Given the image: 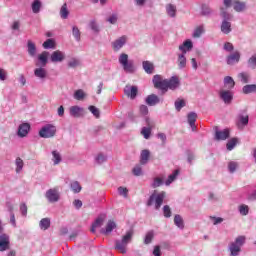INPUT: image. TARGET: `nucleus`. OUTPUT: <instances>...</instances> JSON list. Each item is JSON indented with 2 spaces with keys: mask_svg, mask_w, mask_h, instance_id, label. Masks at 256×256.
<instances>
[{
  "mask_svg": "<svg viewBox=\"0 0 256 256\" xmlns=\"http://www.w3.org/2000/svg\"><path fill=\"white\" fill-rule=\"evenodd\" d=\"M152 81L155 89H160V91L164 93H167L169 89H171V91H175V89L181 85L179 77L177 76H172L170 79H163L161 75H154Z\"/></svg>",
  "mask_w": 256,
  "mask_h": 256,
  "instance_id": "f257e3e1",
  "label": "nucleus"
},
{
  "mask_svg": "<svg viewBox=\"0 0 256 256\" xmlns=\"http://www.w3.org/2000/svg\"><path fill=\"white\" fill-rule=\"evenodd\" d=\"M165 197H167V193L165 191H161L160 193H157V190H155L154 193L150 195L147 201V206L151 207V205L155 203V209L159 210L161 209V205H163V201L165 200Z\"/></svg>",
  "mask_w": 256,
  "mask_h": 256,
  "instance_id": "f03ea898",
  "label": "nucleus"
},
{
  "mask_svg": "<svg viewBox=\"0 0 256 256\" xmlns=\"http://www.w3.org/2000/svg\"><path fill=\"white\" fill-rule=\"evenodd\" d=\"M132 239H133V231H128L122 237V240H116L115 249H117V251H120V253L125 255V253H127V245H129V243H131Z\"/></svg>",
  "mask_w": 256,
  "mask_h": 256,
  "instance_id": "7ed1b4c3",
  "label": "nucleus"
},
{
  "mask_svg": "<svg viewBox=\"0 0 256 256\" xmlns=\"http://www.w3.org/2000/svg\"><path fill=\"white\" fill-rule=\"evenodd\" d=\"M118 61L126 73H133L135 71V65L132 60H129V55L125 53L120 54Z\"/></svg>",
  "mask_w": 256,
  "mask_h": 256,
  "instance_id": "20e7f679",
  "label": "nucleus"
},
{
  "mask_svg": "<svg viewBox=\"0 0 256 256\" xmlns=\"http://www.w3.org/2000/svg\"><path fill=\"white\" fill-rule=\"evenodd\" d=\"M118 61L126 73H133L135 71V65L132 60H129V55L125 53L120 54Z\"/></svg>",
  "mask_w": 256,
  "mask_h": 256,
  "instance_id": "39448f33",
  "label": "nucleus"
},
{
  "mask_svg": "<svg viewBox=\"0 0 256 256\" xmlns=\"http://www.w3.org/2000/svg\"><path fill=\"white\" fill-rule=\"evenodd\" d=\"M245 245V236H238L235 242L230 244L229 250L232 256H237L241 253V247Z\"/></svg>",
  "mask_w": 256,
  "mask_h": 256,
  "instance_id": "423d86ee",
  "label": "nucleus"
},
{
  "mask_svg": "<svg viewBox=\"0 0 256 256\" xmlns=\"http://www.w3.org/2000/svg\"><path fill=\"white\" fill-rule=\"evenodd\" d=\"M57 133V128H55V126H53V124H47L46 126H44L40 131H39V135L43 138V139H49L51 137H55V134Z\"/></svg>",
  "mask_w": 256,
  "mask_h": 256,
  "instance_id": "0eeeda50",
  "label": "nucleus"
},
{
  "mask_svg": "<svg viewBox=\"0 0 256 256\" xmlns=\"http://www.w3.org/2000/svg\"><path fill=\"white\" fill-rule=\"evenodd\" d=\"M236 125L239 129H243V127L249 125V115L247 114V111H244L243 113L237 116Z\"/></svg>",
  "mask_w": 256,
  "mask_h": 256,
  "instance_id": "6e6552de",
  "label": "nucleus"
},
{
  "mask_svg": "<svg viewBox=\"0 0 256 256\" xmlns=\"http://www.w3.org/2000/svg\"><path fill=\"white\" fill-rule=\"evenodd\" d=\"M219 97L226 105H230L231 101H233V92L230 90H220Z\"/></svg>",
  "mask_w": 256,
  "mask_h": 256,
  "instance_id": "1a4fd4ad",
  "label": "nucleus"
},
{
  "mask_svg": "<svg viewBox=\"0 0 256 256\" xmlns=\"http://www.w3.org/2000/svg\"><path fill=\"white\" fill-rule=\"evenodd\" d=\"M46 198L50 203H57L59 201V190L57 188L49 189L46 192Z\"/></svg>",
  "mask_w": 256,
  "mask_h": 256,
  "instance_id": "9d476101",
  "label": "nucleus"
},
{
  "mask_svg": "<svg viewBox=\"0 0 256 256\" xmlns=\"http://www.w3.org/2000/svg\"><path fill=\"white\" fill-rule=\"evenodd\" d=\"M11 245V242L9 241V235L7 234H1L0 235V251H7L9 250V247Z\"/></svg>",
  "mask_w": 256,
  "mask_h": 256,
  "instance_id": "9b49d317",
  "label": "nucleus"
},
{
  "mask_svg": "<svg viewBox=\"0 0 256 256\" xmlns=\"http://www.w3.org/2000/svg\"><path fill=\"white\" fill-rule=\"evenodd\" d=\"M50 59L52 63H61V61L65 60V53L60 50H56L51 54Z\"/></svg>",
  "mask_w": 256,
  "mask_h": 256,
  "instance_id": "f8f14e48",
  "label": "nucleus"
},
{
  "mask_svg": "<svg viewBox=\"0 0 256 256\" xmlns=\"http://www.w3.org/2000/svg\"><path fill=\"white\" fill-rule=\"evenodd\" d=\"M229 129H224V130H216L215 131V139L216 141H225L226 139H229Z\"/></svg>",
  "mask_w": 256,
  "mask_h": 256,
  "instance_id": "ddd939ff",
  "label": "nucleus"
},
{
  "mask_svg": "<svg viewBox=\"0 0 256 256\" xmlns=\"http://www.w3.org/2000/svg\"><path fill=\"white\" fill-rule=\"evenodd\" d=\"M125 43H127V37L122 36L118 38L116 41L112 42V49L114 51H119V49H121L123 45H125Z\"/></svg>",
  "mask_w": 256,
  "mask_h": 256,
  "instance_id": "4468645a",
  "label": "nucleus"
},
{
  "mask_svg": "<svg viewBox=\"0 0 256 256\" xmlns=\"http://www.w3.org/2000/svg\"><path fill=\"white\" fill-rule=\"evenodd\" d=\"M148 123V127H143L141 130V135H143L144 139H149L151 137V131H153V123L149 122V119H146Z\"/></svg>",
  "mask_w": 256,
  "mask_h": 256,
  "instance_id": "2eb2a0df",
  "label": "nucleus"
},
{
  "mask_svg": "<svg viewBox=\"0 0 256 256\" xmlns=\"http://www.w3.org/2000/svg\"><path fill=\"white\" fill-rule=\"evenodd\" d=\"M29 129H31V125L29 123H23L18 128V136L19 137H27L29 133Z\"/></svg>",
  "mask_w": 256,
  "mask_h": 256,
  "instance_id": "dca6fc26",
  "label": "nucleus"
},
{
  "mask_svg": "<svg viewBox=\"0 0 256 256\" xmlns=\"http://www.w3.org/2000/svg\"><path fill=\"white\" fill-rule=\"evenodd\" d=\"M232 5H233L234 11H236L237 13H241V12L245 11V9L247 7L245 2H241L239 0H234L232 2Z\"/></svg>",
  "mask_w": 256,
  "mask_h": 256,
  "instance_id": "f3484780",
  "label": "nucleus"
},
{
  "mask_svg": "<svg viewBox=\"0 0 256 256\" xmlns=\"http://www.w3.org/2000/svg\"><path fill=\"white\" fill-rule=\"evenodd\" d=\"M191 49H193V42L191 40H186L179 46V50L182 51V55H186L187 51H191Z\"/></svg>",
  "mask_w": 256,
  "mask_h": 256,
  "instance_id": "a211bd4d",
  "label": "nucleus"
},
{
  "mask_svg": "<svg viewBox=\"0 0 256 256\" xmlns=\"http://www.w3.org/2000/svg\"><path fill=\"white\" fill-rule=\"evenodd\" d=\"M83 113H84L83 108L79 106L70 107V115L72 117H76V118L83 117Z\"/></svg>",
  "mask_w": 256,
  "mask_h": 256,
  "instance_id": "6ab92c4d",
  "label": "nucleus"
},
{
  "mask_svg": "<svg viewBox=\"0 0 256 256\" xmlns=\"http://www.w3.org/2000/svg\"><path fill=\"white\" fill-rule=\"evenodd\" d=\"M240 59H241V54L239 52H234L233 54L227 57V64L235 65V63H239Z\"/></svg>",
  "mask_w": 256,
  "mask_h": 256,
  "instance_id": "aec40b11",
  "label": "nucleus"
},
{
  "mask_svg": "<svg viewBox=\"0 0 256 256\" xmlns=\"http://www.w3.org/2000/svg\"><path fill=\"white\" fill-rule=\"evenodd\" d=\"M137 93H139L137 86H132L125 89V94L127 97H130V99H135L137 97Z\"/></svg>",
  "mask_w": 256,
  "mask_h": 256,
  "instance_id": "412c9836",
  "label": "nucleus"
},
{
  "mask_svg": "<svg viewBox=\"0 0 256 256\" xmlns=\"http://www.w3.org/2000/svg\"><path fill=\"white\" fill-rule=\"evenodd\" d=\"M149 157H151V152L149 150H142L140 154V165H147Z\"/></svg>",
  "mask_w": 256,
  "mask_h": 256,
  "instance_id": "4be33fe9",
  "label": "nucleus"
},
{
  "mask_svg": "<svg viewBox=\"0 0 256 256\" xmlns=\"http://www.w3.org/2000/svg\"><path fill=\"white\" fill-rule=\"evenodd\" d=\"M142 66L145 73H148V75H152L153 71H155V65H153V63L150 61L142 62Z\"/></svg>",
  "mask_w": 256,
  "mask_h": 256,
  "instance_id": "5701e85b",
  "label": "nucleus"
},
{
  "mask_svg": "<svg viewBox=\"0 0 256 256\" xmlns=\"http://www.w3.org/2000/svg\"><path fill=\"white\" fill-rule=\"evenodd\" d=\"M159 101H160L159 96L155 95V94H151V95L147 96V98H146V103L150 107H153L154 105H157V103H159Z\"/></svg>",
  "mask_w": 256,
  "mask_h": 256,
  "instance_id": "b1692460",
  "label": "nucleus"
},
{
  "mask_svg": "<svg viewBox=\"0 0 256 256\" xmlns=\"http://www.w3.org/2000/svg\"><path fill=\"white\" fill-rule=\"evenodd\" d=\"M195 121H197V113L191 112L188 114V123L192 129V131H195L197 129V126H195Z\"/></svg>",
  "mask_w": 256,
  "mask_h": 256,
  "instance_id": "393cba45",
  "label": "nucleus"
},
{
  "mask_svg": "<svg viewBox=\"0 0 256 256\" xmlns=\"http://www.w3.org/2000/svg\"><path fill=\"white\" fill-rule=\"evenodd\" d=\"M115 227H117V224H115L113 220H109L106 224V229H102L101 233H103L104 235H109V233H111V231H113Z\"/></svg>",
  "mask_w": 256,
  "mask_h": 256,
  "instance_id": "a878e982",
  "label": "nucleus"
},
{
  "mask_svg": "<svg viewBox=\"0 0 256 256\" xmlns=\"http://www.w3.org/2000/svg\"><path fill=\"white\" fill-rule=\"evenodd\" d=\"M166 13L169 17H177V6L168 4L166 6Z\"/></svg>",
  "mask_w": 256,
  "mask_h": 256,
  "instance_id": "bb28decb",
  "label": "nucleus"
},
{
  "mask_svg": "<svg viewBox=\"0 0 256 256\" xmlns=\"http://www.w3.org/2000/svg\"><path fill=\"white\" fill-rule=\"evenodd\" d=\"M27 47H28V55H30V57H35L37 53V47L35 46V43H33V41L31 40H28Z\"/></svg>",
  "mask_w": 256,
  "mask_h": 256,
  "instance_id": "cd10ccee",
  "label": "nucleus"
},
{
  "mask_svg": "<svg viewBox=\"0 0 256 256\" xmlns=\"http://www.w3.org/2000/svg\"><path fill=\"white\" fill-rule=\"evenodd\" d=\"M242 93H244V95H249V93H256V85L255 84L245 85L242 88Z\"/></svg>",
  "mask_w": 256,
  "mask_h": 256,
  "instance_id": "c85d7f7f",
  "label": "nucleus"
},
{
  "mask_svg": "<svg viewBox=\"0 0 256 256\" xmlns=\"http://www.w3.org/2000/svg\"><path fill=\"white\" fill-rule=\"evenodd\" d=\"M178 175L179 170H174V172L168 176V179L165 181V185L169 187V185H171L173 181L177 179Z\"/></svg>",
  "mask_w": 256,
  "mask_h": 256,
  "instance_id": "c756f323",
  "label": "nucleus"
},
{
  "mask_svg": "<svg viewBox=\"0 0 256 256\" xmlns=\"http://www.w3.org/2000/svg\"><path fill=\"white\" fill-rule=\"evenodd\" d=\"M221 31L225 33V35H229V33H231V22L224 20L221 25Z\"/></svg>",
  "mask_w": 256,
  "mask_h": 256,
  "instance_id": "7c9ffc66",
  "label": "nucleus"
},
{
  "mask_svg": "<svg viewBox=\"0 0 256 256\" xmlns=\"http://www.w3.org/2000/svg\"><path fill=\"white\" fill-rule=\"evenodd\" d=\"M238 79L241 83L247 84L249 83V79H251V75L247 72H241L238 74Z\"/></svg>",
  "mask_w": 256,
  "mask_h": 256,
  "instance_id": "2f4dec72",
  "label": "nucleus"
},
{
  "mask_svg": "<svg viewBox=\"0 0 256 256\" xmlns=\"http://www.w3.org/2000/svg\"><path fill=\"white\" fill-rule=\"evenodd\" d=\"M34 75L39 79H45L47 77V71L44 68H37L34 70Z\"/></svg>",
  "mask_w": 256,
  "mask_h": 256,
  "instance_id": "473e14b6",
  "label": "nucleus"
},
{
  "mask_svg": "<svg viewBox=\"0 0 256 256\" xmlns=\"http://www.w3.org/2000/svg\"><path fill=\"white\" fill-rule=\"evenodd\" d=\"M187 66V58L185 57V54H179L178 55V67L180 69H184V67Z\"/></svg>",
  "mask_w": 256,
  "mask_h": 256,
  "instance_id": "72a5a7b5",
  "label": "nucleus"
},
{
  "mask_svg": "<svg viewBox=\"0 0 256 256\" xmlns=\"http://www.w3.org/2000/svg\"><path fill=\"white\" fill-rule=\"evenodd\" d=\"M224 85L229 89H233V87H235V80H233V78L230 76H226L224 78Z\"/></svg>",
  "mask_w": 256,
  "mask_h": 256,
  "instance_id": "f704fd0d",
  "label": "nucleus"
},
{
  "mask_svg": "<svg viewBox=\"0 0 256 256\" xmlns=\"http://www.w3.org/2000/svg\"><path fill=\"white\" fill-rule=\"evenodd\" d=\"M51 227V220L49 218H43L40 221V228L43 229L44 231H47Z\"/></svg>",
  "mask_w": 256,
  "mask_h": 256,
  "instance_id": "c9c22d12",
  "label": "nucleus"
},
{
  "mask_svg": "<svg viewBox=\"0 0 256 256\" xmlns=\"http://www.w3.org/2000/svg\"><path fill=\"white\" fill-rule=\"evenodd\" d=\"M103 221H105V218L103 217H98L95 222L92 224V228H91V232L95 233V229H97V227H101V225H103Z\"/></svg>",
  "mask_w": 256,
  "mask_h": 256,
  "instance_id": "e433bc0d",
  "label": "nucleus"
},
{
  "mask_svg": "<svg viewBox=\"0 0 256 256\" xmlns=\"http://www.w3.org/2000/svg\"><path fill=\"white\" fill-rule=\"evenodd\" d=\"M237 143H239V140L237 138H231L226 144L227 150L233 151V149H235V146L237 145Z\"/></svg>",
  "mask_w": 256,
  "mask_h": 256,
  "instance_id": "4c0bfd02",
  "label": "nucleus"
},
{
  "mask_svg": "<svg viewBox=\"0 0 256 256\" xmlns=\"http://www.w3.org/2000/svg\"><path fill=\"white\" fill-rule=\"evenodd\" d=\"M174 223L176 227H179V229H183V227H185V225L183 224V218L179 214L175 215Z\"/></svg>",
  "mask_w": 256,
  "mask_h": 256,
  "instance_id": "58836bf2",
  "label": "nucleus"
},
{
  "mask_svg": "<svg viewBox=\"0 0 256 256\" xmlns=\"http://www.w3.org/2000/svg\"><path fill=\"white\" fill-rule=\"evenodd\" d=\"M60 16L62 19H67L69 17V10L67 9V4H63L60 9Z\"/></svg>",
  "mask_w": 256,
  "mask_h": 256,
  "instance_id": "ea45409f",
  "label": "nucleus"
},
{
  "mask_svg": "<svg viewBox=\"0 0 256 256\" xmlns=\"http://www.w3.org/2000/svg\"><path fill=\"white\" fill-rule=\"evenodd\" d=\"M161 185H163V178L155 177L153 183L151 184V187L153 189H157V187H161Z\"/></svg>",
  "mask_w": 256,
  "mask_h": 256,
  "instance_id": "a19ab883",
  "label": "nucleus"
},
{
  "mask_svg": "<svg viewBox=\"0 0 256 256\" xmlns=\"http://www.w3.org/2000/svg\"><path fill=\"white\" fill-rule=\"evenodd\" d=\"M79 65H81L79 59L72 58L68 61V67H70V69H75V67H79Z\"/></svg>",
  "mask_w": 256,
  "mask_h": 256,
  "instance_id": "79ce46f5",
  "label": "nucleus"
},
{
  "mask_svg": "<svg viewBox=\"0 0 256 256\" xmlns=\"http://www.w3.org/2000/svg\"><path fill=\"white\" fill-rule=\"evenodd\" d=\"M39 11H41V1L35 0L32 3V12L37 14Z\"/></svg>",
  "mask_w": 256,
  "mask_h": 256,
  "instance_id": "37998d69",
  "label": "nucleus"
},
{
  "mask_svg": "<svg viewBox=\"0 0 256 256\" xmlns=\"http://www.w3.org/2000/svg\"><path fill=\"white\" fill-rule=\"evenodd\" d=\"M72 35L75 37L76 41H81V31L77 26H73Z\"/></svg>",
  "mask_w": 256,
  "mask_h": 256,
  "instance_id": "c03bdc74",
  "label": "nucleus"
},
{
  "mask_svg": "<svg viewBox=\"0 0 256 256\" xmlns=\"http://www.w3.org/2000/svg\"><path fill=\"white\" fill-rule=\"evenodd\" d=\"M74 98H75L77 101H82V99H85V92H84L82 89L77 90V91L74 93Z\"/></svg>",
  "mask_w": 256,
  "mask_h": 256,
  "instance_id": "a18cd8bd",
  "label": "nucleus"
},
{
  "mask_svg": "<svg viewBox=\"0 0 256 256\" xmlns=\"http://www.w3.org/2000/svg\"><path fill=\"white\" fill-rule=\"evenodd\" d=\"M154 237H155V234L153 233V231L147 232V234L144 238L145 245H149V243H151V241H153Z\"/></svg>",
  "mask_w": 256,
  "mask_h": 256,
  "instance_id": "49530a36",
  "label": "nucleus"
},
{
  "mask_svg": "<svg viewBox=\"0 0 256 256\" xmlns=\"http://www.w3.org/2000/svg\"><path fill=\"white\" fill-rule=\"evenodd\" d=\"M52 156H53L52 161H54V165H59V163L61 161V154L59 152H57L56 150H54L52 152Z\"/></svg>",
  "mask_w": 256,
  "mask_h": 256,
  "instance_id": "de8ad7c7",
  "label": "nucleus"
},
{
  "mask_svg": "<svg viewBox=\"0 0 256 256\" xmlns=\"http://www.w3.org/2000/svg\"><path fill=\"white\" fill-rule=\"evenodd\" d=\"M88 109L92 113V115H94V117H96V119H99V117H101V112L99 111V109L97 107L89 106Z\"/></svg>",
  "mask_w": 256,
  "mask_h": 256,
  "instance_id": "09e8293b",
  "label": "nucleus"
},
{
  "mask_svg": "<svg viewBox=\"0 0 256 256\" xmlns=\"http://www.w3.org/2000/svg\"><path fill=\"white\" fill-rule=\"evenodd\" d=\"M16 164V173H21V170L23 169V159H21L20 157L16 158L15 161Z\"/></svg>",
  "mask_w": 256,
  "mask_h": 256,
  "instance_id": "8fccbe9b",
  "label": "nucleus"
},
{
  "mask_svg": "<svg viewBox=\"0 0 256 256\" xmlns=\"http://www.w3.org/2000/svg\"><path fill=\"white\" fill-rule=\"evenodd\" d=\"M43 47L44 49H53L55 47V41H53V39H47L43 43Z\"/></svg>",
  "mask_w": 256,
  "mask_h": 256,
  "instance_id": "3c124183",
  "label": "nucleus"
},
{
  "mask_svg": "<svg viewBox=\"0 0 256 256\" xmlns=\"http://www.w3.org/2000/svg\"><path fill=\"white\" fill-rule=\"evenodd\" d=\"M71 189L74 193H80L81 184H79V182H77V181H74L71 183Z\"/></svg>",
  "mask_w": 256,
  "mask_h": 256,
  "instance_id": "603ef678",
  "label": "nucleus"
},
{
  "mask_svg": "<svg viewBox=\"0 0 256 256\" xmlns=\"http://www.w3.org/2000/svg\"><path fill=\"white\" fill-rule=\"evenodd\" d=\"M132 173L136 177H141V175H143V168H141V166L137 165L133 168Z\"/></svg>",
  "mask_w": 256,
  "mask_h": 256,
  "instance_id": "864d4df0",
  "label": "nucleus"
},
{
  "mask_svg": "<svg viewBox=\"0 0 256 256\" xmlns=\"http://www.w3.org/2000/svg\"><path fill=\"white\" fill-rule=\"evenodd\" d=\"M47 55H49V53L47 52H42L39 56L38 59L39 61H41V63L43 64V66L47 65Z\"/></svg>",
  "mask_w": 256,
  "mask_h": 256,
  "instance_id": "5fc2aeb1",
  "label": "nucleus"
},
{
  "mask_svg": "<svg viewBox=\"0 0 256 256\" xmlns=\"http://www.w3.org/2000/svg\"><path fill=\"white\" fill-rule=\"evenodd\" d=\"M203 32H204L203 27H202V26H199V27H197V28L195 29V31H194V33H193V37H194L195 39H198L199 37H201V35H203Z\"/></svg>",
  "mask_w": 256,
  "mask_h": 256,
  "instance_id": "6e6d98bb",
  "label": "nucleus"
},
{
  "mask_svg": "<svg viewBox=\"0 0 256 256\" xmlns=\"http://www.w3.org/2000/svg\"><path fill=\"white\" fill-rule=\"evenodd\" d=\"M237 167H239V164L237 162H229L228 163V169L230 173H235L237 171Z\"/></svg>",
  "mask_w": 256,
  "mask_h": 256,
  "instance_id": "4d7b16f0",
  "label": "nucleus"
},
{
  "mask_svg": "<svg viewBox=\"0 0 256 256\" xmlns=\"http://www.w3.org/2000/svg\"><path fill=\"white\" fill-rule=\"evenodd\" d=\"M118 193L119 195H121L122 197L127 198L129 195V190L126 187H119L118 188Z\"/></svg>",
  "mask_w": 256,
  "mask_h": 256,
  "instance_id": "13d9d810",
  "label": "nucleus"
},
{
  "mask_svg": "<svg viewBox=\"0 0 256 256\" xmlns=\"http://www.w3.org/2000/svg\"><path fill=\"white\" fill-rule=\"evenodd\" d=\"M183 107H185V100H177L175 102L176 111H181V109H183Z\"/></svg>",
  "mask_w": 256,
  "mask_h": 256,
  "instance_id": "bf43d9fd",
  "label": "nucleus"
},
{
  "mask_svg": "<svg viewBox=\"0 0 256 256\" xmlns=\"http://www.w3.org/2000/svg\"><path fill=\"white\" fill-rule=\"evenodd\" d=\"M163 213H164V217L166 218L171 217V207H169V205H165L163 207Z\"/></svg>",
  "mask_w": 256,
  "mask_h": 256,
  "instance_id": "052dcab7",
  "label": "nucleus"
},
{
  "mask_svg": "<svg viewBox=\"0 0 256 256\" xmlns=\"http://www.w3.org/2000/svg\"><path fill=\"white\" fill-rule=\"evenodd\" d=\"M248 65H249V67H251L252 69H255V67H256V54L253 55V56L248 60Z\"/></svg>",
  "mask_w": 256,
  "mask_h": 256,
  "instance_id": "680f3d73",
  "label": "nucleus"
},
{
  "mask_svg": "<svg viewBox=\"0 0 256 256\" xmlns=\"http://www.w3.org/2000/svg\"><path fill=\"white\" fill-rule=\"evenodd\" d=\"M239 211L242 215H248L249 214V206L247 205H241L239 207Z\"/></svg>",
  "mask_w": 256,
  "mask_h": 256,
  "instance_id": "e2e57ef3",
  "label": "nucleus"
},
{
  "mask_svg": "<svg viewBox=\"0 0 256 256\" xmlns=\"http://www.w3.org/2000/svg\"><path fill=\"white\" fill-rule=\"evenodd\" d=\"M20 212L23 215V217H27V204H20Z\"/></svg>",
  "mask_w": 256,
  "mask_h": 256,
  "instance_id": "0e129e2a",
  "label": "nucleus"
},
{
  "mask_svg": "<svg viewBox=\"0 0 256 256\" xmlns=\"http://www.w3.org/2000/svg\"><path fill=\"white\" fill-rule=\"evenodd\" d=\"M96 161L99 164L105 163V161H107V156H105L103 154H98V156L96 157Z\"/></svg>",
  "mask_w": 256,
  "mask_h": 256,
  "instance_id": "69168bd1",
  "label": "nucleus"
},
{
  "mask_svg": "<svg viewBox=\"0 0 256 256\" xmlns=\"http://www.w3.org/2000/svg\"><path fill=\"white\" fill-rule=\"evenodd\" d=\"M117 14H112L108 19V23H111V25H115V23H117Z\"/></svg>",
  "mask_w": 256,
  "mask_h": 256,
  "instance_id": "338daca9",
  "label": "nucleus"
},
{
  "mask_svg": "<svg viewBox=\"0 0 256 256\" xmlns=\"http://www.w3.org/2000/svg\"><path fill=\"white\" fill-rule=\"evenodd\" d=\"M140 113H141V115H147L149 113V108L146 105H141Z\"/></svg>",
  "mask_w": 256,
  "mask_h": 256,
  "instance_id": "774afa93",
  "label": "nucleus"
}]
</instances>
